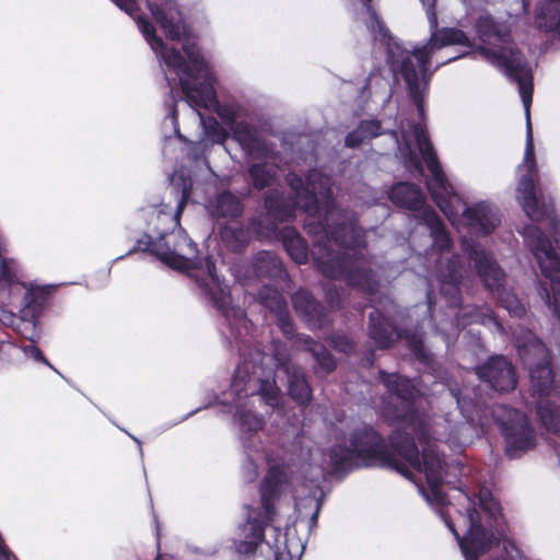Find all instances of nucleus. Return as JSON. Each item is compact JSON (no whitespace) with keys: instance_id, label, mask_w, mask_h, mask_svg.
Masks as SVG:
<instances>
[{"instance_id":"1","label":"nucleus","mask_w":560,"mask_h":560,"mask_svg":"<svg viewBox=\"0 0 560 560\" xmlns=\"http://www.w3.org/2000/svg\"><path fill=\"white\" fill-rule=\"evenodd\" d=\"M348 444L361 459L364 468L392 469L410 478L407 463L418 472L424 474L431 490H440L446 475L447 464L431 445L419 451L416 439L406 431H394L388 441L371 424L363 423L350 431Z\"/></svg>"},{"instance_id":"2","label":"nucleus","mask_w":560,"mask_h":560,"mask_svg":"<svg viewBox=\"0 0 560 560\" xmlns=\"http://www.w3.org/2000/svg\"><path fill=\"white\" fill-rule=\"evenodd\" d=\"M480 52L505 75L517 83L518 92L526 116V145L524 165L527 168L516 186L517 198L526 213L534 222L550 221L556 230L558 219L553 199L538 188L539 172L535 159L530 106L533 102V74L523 52L516 47H503L500 50L481 47Z\"/></svg>"},{"instance_id":"3","label":"nucleus","mask_w":560,"mask_h":560,"mask_svg":"<svg viewBox=\"0 0 560 560\" xmlns=\"http://www.w3.org/2000/svg\"><path fill=\"white\" fill-rule=\"evenodd\" d=\"M148 238L147 242L138 241V248L150 252L172 269L178 271L201 270L202 275L194 273L191 277L212 306L222 316L229 317L232 303L229 288L220 281L213 259L209 256L199 257L197 244L185 231H179L174 235L172 245L164 236L158 242H152L150 236Z\"/></svg>"},{"instance_id":"4","label":"nucleus","mask_w":560,"mask_h":560,"mask_svg":"<svg viewBox=\"0 0 560 560\" xmlns=\"http://www.w3.org/2000/svg\"><path fill=\"white\" fill-rule=\"evenodd\" d=\"M517 354L528 370L530 390L537 396V415L548 432L560 435V409L548 397L555 384V370L550 349L534 335L517 341Z\"/></svg>"},{"instance_id":"5","label":"nucleus","mask_w":560,"mask_h":560,"mask_svg":"<svg viewBox=\"0 0 560 560\" xmlns=\"http://www.w3.org/2000/svg\"><path fill=\"white\" fill-rule=\"evenodd\" d=\"M378 381L390 395L381 400L380 411L384 421L390 427L405 425L413 432L419 444L429 445L432 440L431 428L416 408L421 393L413 380L396 372L380 370Z\"/></svg>"},{"instance_id":"6","label":"nucleus","mask_w":560,"mask_h":560,"mask_svg":"<svg viewBox=\"0 0 560 560\" xmlns=\"http://www.w3.org/2000/svg\"><path fill=\"white\" fill-rule=\"evenodd\" d=\"M462 499L466 501V515L468 520V530L466 535L460 536L450 515H444L445 525L456 538L465 560H479L492 548L500 545V539L495 534L483 526L480 516L482 511L490 522L499 524L502 517L500 502L493 497V492H460Z\"/></svg>"},{"instance_id":"7","label":"nucleus","mask_w":560,"mask_h":560,"mask_svg":"<svg viewBox=\"0 0 560 560\" xmlns=\"http://www.w3.org/2000/svg\"><path fill=\"white\" fill-rule=\"evenodd\" d=\"M314 262L325 278L345 280L348 287L369 295L378 291L380 281L362 255L336 252L325 243L315 247Z\"/></svg>"},{"instance_id":"8","label":"nucleus","mask_w":560,"mask_h":560,"mask_svg":"<svg viewBox=\"0 0 560 560\" xmlns=\"http://www.w3.org/2000/svg\"><path fill=\"white\" fill-rule=\"evenodd\" d=\"M528 237L532 242V252L545 278L539 282V293L560 320V257L540 228L530 226Z\"/></svg>"},{"instance_id":"9","label":"nucleus","mask_w":560,"mask_h":560,"mask_svg":"<svg viewBox=\"0 0 560 560\" xmlns=\"http://www.w3.org/2000/svg\"><path fill=\"white\" fill-rule=\"evenodd\" d=\"M280 492H261L260 505H245L246 521L237 528L238 539L234 541L235 550L242 556L255 555L265 541L266 528L271 525L277 515L276 503Z\"/></svg>"},{"instance_id":"10","label":"nucleus","mask_w":560,"mask_h":560,"mask_svg":"<svg viewBox=\"0 0 560 560\" xmlns=\"http://www.w3.org/2000/svg\"><path fill=\"white\" fill-rule=\"evenodd\" d=\"M299 206L285 191L278 188L269 189L262 198L264 212L252 217L248 225L257 237H270L277 234L280 224L295 219Z\"/></svg>"},{"instance_id":"11","label":"nucleus","mask_w":560,"mask_h":560,"mask_svg":"<svg viewBox=\"0 0 560 560\" xmlns=\"http://www.w3.org/2000/svg\"><path fill=\"white\" fill-rule=\"evenodd\" d=\"M159 54L168 69L174 70L178 75H185L179 79V85L186 102L194 108H209L217 103V93L211 82L205 80L200 83L190 81L189 63L176 48H158Z\"/></svg>"},{"instance_id":"12","label":"nucleus","mask_w":560,"mask_h":560,"mask_svg":"<svg viewBox=\"0 0 560 560\" xmlns=\"http://www.w3.org/2000/svg\"><path fill=\"white\" fill-rule=\"evenodd\" d=\"M506 415L508 419L501 421L500 427L506 442V455L514 458L536 446V434L524 412L510 408Z\"/></svg>"},{"instance_id":"13","label":"nucleus","mask_w":560,"mask_h":560,"mask_svg":"<svg viewBox=\"0 0 560 560\" xmlns=\"http://www.w3.org/2000/svg\"><path fill=\"white\" fill-rule=\"evenodd\" d=\"M221 119L230 127L233 138L242 149L254 159L272 156V148L258 131L246 121H237L235 112L229 106H219L217 109Z\"/></svg>"},{"instance_id":"14","label":"nucleus","mask_w":560,"mask_h":560,"mask_svg":"<svg viewBox=\"0 0 560 560\" xmlns=\"http://www.w3.org/2000/svg\"><path fill=\"white\" fill-rule=\"evenodd\" d=\"M476 374L491 389L498 393H511L518 383V375L512 361L503 354L490 355L477 365Z\"/></svg>"},{"instance_id":"15","label":"nucleus","mask_w":560,"mask_h":560,"mask_svg":"<svg viewBox=\"0 0 560 560\" xmlns=\"http://www.w3.org/2000/svg\"><path fill=\"white\" fill-rule=\"evenodd\" d=\"M285 182L292 190L300 208L310 215H315L320 211V189L323 185H329L328 179H324L319 174L310 173L304 180L295 173H289Z\"/></svg>"},{"instance_id":"16","label":"nucleus","mask_w":560,"mask_h":560,"mask_svg":"<svg viewBox=\"0 0 560 560\" xmlns=\"http://www.w3.org/2000/svg\"><path fill=\"white\" fill-rule=\"evenodd\" d=\"M296 314L311 329H322L332 324L330 312L312 292L300 288L291 296Z\"/></svg>"},{"instance_id":"17","label":"nucleus","mask_w":560,"mask_h":560,"mask_svg":"<svg viewBox=\"0 0 560 560\" xmlns=\"http://www.w3.org/2000/svg\"><path fill=\"white\" fill-rule=\"evenodd\" d=\"M451 45H465L471 47V43L464 31L455 27H442L436 30L431 35L430 43L428 45L413 49L419 71L422 74H425L433 51Z\"/></svg>"},{"instance_id":"18","label":"nucleus","mask_w":560,"mask_h":560,"mask_svg":"<svg viewBox=\"0 0 560 560\" xmlns=\"http://www.w3.org/2000/svg\"><path fill=\"white\" fill-rule=\"evenodd\" d=\"M276 368L288 377V394L301 407H307L313 399V389L306 378L304 370L296 365L289 357L278 353Z\"/></svg>"},{"instance_id":"19","label":"nucleus","mask_w":560,"mask_h":560,"mask_svg":"<svg viewBox=\"0 0 560 560\" xmlns=\"http://www.w3.org/2000/svg\"><path fill=\"white\" fill-rule=\"evenodd\" d=\"M320 211L315 215H308L305 221L304 229L310 235H322L323 240H318L314 243V247L318 244H327L329 245V228L328 224L331 223V217L335 215L334 211L336 209V202L334 198V192L330 185H323L320 189ZM314 250H312V255L314 256Z\"/></svg>"},{"instance_id":"20","label":"nucleus","mask_w":560,"mask_h":560,"mask_svg":"<svg viewBox=\"0 0 560 560\" xmlns=\"http://www.w3.org/2000/svg\"><path fill=\"white\" fill-rule=\"evenodd\" d=\"M388 198L396 207L412 212L419 223L421 222L420 215L422 212L432 208L427 203L421 187L410 182L394 184L388 192Z\"/></svg>"},{"instance_id":"21","label":"nucleus","mask_w":560,"mask_h":560,"mask_svg":"<svg viewBox=\"0 0 560 560\" xmlns=\"http://www.w3.org/2000/svg\"><path fill=\"white\" fill-rule=\"evenodd\" d=\"M329 228V242H335L339 247L354 249L364 242V233L358 226V220L343 211H338L336 218L331 217Z\"/></svg>"},{"instance_id":"22","label":"nucleus","mask_w":560,"mask_h":560,"mask_svg":"<svg viewBox=\"0 0 560 560\" xmlns=\"http://www.w3.org/2000/svg\"><path fill=\"white\" fill-rule=\"evenodd\" d=\"M349 444H338L329 451V469L323 470V480L326 482L341 481L352 470L363 468L364 465Z\"/></svg>"},{"instance_id":"23","label":"nucleus","mask_w":560,"mask_h":560,"mask_svg":"<svg viewBox=\"0 0 560 560\" xmlns=\"http://www.w3.org/2000/svg\"><path fill=\"white\" fill-rule=\"evenodd\" d=\"M368 335L380 350L392 348L401 337L393 318L377 308L369 314Z\"/></svg>"},{"instance_id":"24","label":"nucleus","mask_w":560,"mask_h":560,"mask_svg":"<svg viewBox=\"0 0 560 560\" xmlns=\"http://www.w3.org/2000/svg\"><path fill=\"white\" fill-rule=\"evenodd\" d=\"M469 258L474 261L476 271L485 287L491 291H500L504 284L505 273L498 262L485 249L470 246Z\"/></svg>"},{"instance_id":"25","label":"nucleus","mask_w":560,"mask_h":560,"mask_svg":"<svg viewBox=\"0 0 560 560\" xmlns=\"http://www.w3.org/2000/svg\"><path fill=\"white\" fill-rule=\"evenodd\" d=\"M464 217L469 226L483 235L491 234L501 222L497 208L486 202H479L467 208Z\"/></svg>"},{"instance_id":"26","label":"nucleus","mask_w":560,"mask_h":560,"mask_svg":"<svg viewBox=\"0 0 560 560\" xmlns=\"http://www.w3.org/2000/svg\"><path fill=\"white\" fill-rule=\"evenodd\" d=\"M292 470L282 457H268L267 471L261 480L260 490H279L290 483Z\"/></svg>"},{"instance_id":"27","label":"nucleus","mask_w":560,"mask_h":560,"mask_svg":"<svg viewBox=\"0 0 560 560\" xmlns=\"http://www.w3.org/2000/svg\"><path fill=\"white\" fill-rule=\"evenodd\" d=\"M300 340L304 343L306 350L312 354L315 361L314 373L316 375L327 376L337 369L336 359L323 343L306 335H303Z\"/></svg>"},{"instance_id":"28","label":"nucleus","mask_w":560,"mask_h":560,"mask_svg":"<svg viewBox=\"0 0 560 560\" xmlns=\"http://www.w3.org/2000/svg\"><path fill=\"white\" fill-rule=\"evenodd\" d=\"M148 8L168 39L175 42L182 40L187 33V26L179 12L177 15H168L163 8L158 4H152L149 1Z\"/></svg>"},{"instance_id":"29","label":"nucleus","mask_w":560,"mask_h":560,"mask_svg":"<svg viewBox=\"0 0 560 560\" xmlns=\"http://www.w3.org/2000/svg\"><path fill=\"white\" fill-rule=\"evenodd\" d=\"M254 270L258 278L271 280H284L288 278L283 262L275 253L269 250H261L256 254Z\"/></svg>"},{"instance_id":"30","label":"nucleus","mask_w":560,"mask_h":560,"mask_svg":"<svg viewBox=\"0 0 560 560\" xmlns=\"http://www.w3.org/2000/svg\"><path fill=\"white\" fill-rule=\"evenodd\" d=\"M420 224H424L430 230V235L433 238L434 246L440 253L450 252L453 242L446 230V226L433 208L427 209L422 212Z\"/></svg>"},{"instance_id":"31","label":"nucleus","mask_w":560,"mask_h":560,"mask_svg":"<svg viewBox=\"0 0 560 560\" xmlns=\"http://www.w3.org/2000/svg\"><path fill=\"white\" fill-rule=\"evenodd\" d=\"M244 203L230 190L218 194L211 205V215L217 219L236 220L243 215Z\"/></svg>"},{"instance_id":"32","label":"nucleus","mask_w":560,"mask_h":560,"mask_svg":"<svg viewBox=\"0 0 560 560\" xmlns=\"http://www.w3.org/2000/svg\"><path fill=\"white\" fill-rule=\"evenodd\" d=\"M282 245L291 257L299 264H305L308 259V245L306 240L293 226H285L280 231Z\"/></svg>"},{"instance_id":"33","label":"nucleus","mask_w":560,"mask_h":560,"mask_svg":"<svg viewBox=\"0 0 560 560\" xmlns=\"http://www.w3.org/2000/svg\"><path fill=\"white\" fill-rule=\"evenodd\" d=\"M427 187L435 205L446 214L451 198L455 196V191L443 170L431 174V179L427 182Z\"/></svg>"},{"instance_id":"34","label":"nucleus","mask_w":560,"mask_h":560,"mask_svg":"<svg viewBox=\"0 0 560 560\" xmlns=\"http://www.w3.org/2000/svg\"><path fill=\"white\" fill-rule=\"evenodd\" d=\"M52 287H36L27 290L23 296V306L32 317H38L50 303Z\"/></svg>"},{"instance_id":"35","label":"nucleus","mask_w":560,"mask_h":560,"mask_svg":"<svg viewBox=\"0 0 560 560\" xmlns=\"http://www.w3.org/2000/svg\"><path fill=\"white\" fill-rule=\"evenodd\" d=\"M220 236L225 247L233 253L244 252L250 241L249 231L242 225H222Z\"/></svg>"},{"instance_id":"36","label":"nucleus","mask_w":560,"mask_h":560,"mask_svg":"<svg viewBox=\"0 0 560 560\" xmlns=\"http://www.w3.org/2000/svg\"><path fill=\"white\" fill-rule=\"evenodd\" d=\"M415 139L419 151L431 174L442 171L439 158L427 132L420 127L415 128Z\"/></svg>"},{"instance_id":"37","label":"nucleus","mask_w":560,"mask_h":560,"mask_svg":"<svg viewBox=\"0 0 560 560\" xmlns=\"http://www.w3.org/2000/svg\"><path fill=\"white\" fill-rule=\"evenodd\" d=\"M535 24L542 32L560 34V8L553 3L544 5L535 15Z\"/></svg>"},{"instance_id":"38","label":"nucleus","mask_w":560,"mask_h":560,"mask_svg":"<svg viewBox=\"0 0 560 560\" xmlns=\"http://www.w3.org/2000/svg\"><path fill=\"white\" fill-rule=\"evenodd\" d=\"M247 174L250 178L252 186L257 191L271 186L275 180L276 173L268 167L267 163H253L247 168Z\"/></svg>"},{"instance_id":"39","label":"nucleus","mask_w":560,"mask_h":560,"mask_svg":"<svg viewBox=\"0 0 560 560\" xmlns=\"http://www.w3.org/2000/svg\"><path fill=\"white\" fill-rule=\"evenodd\" d=\"M183 50L185 51L188 58L187 62L189 63L190 69V81L192 82L194 80H197L200 77H205L206 72L208 71V65L203 59L197 45L186 43L183 45Z\"/></svg>"},{"instance_id":"40","label":"nucleus","mask_w":560,"mask_h":560,"mask_svg":"<svg viewBox=\"0 0 560 560\" xmlns=\"http://www.w3.org/2000/svg\"><path fill=\"white\" fill-rule=\"evenodd\" d=\"M258 300L262 306L273 314H277L288 307V303L283 294L278 289L270 285H264L259 290Z\"/></svg>"},{"instance_id":"41","label":"nucleus","mask_w":560,"mask_h":560,"mask_svg":"<svg viewBox=\"0 0 560 560\" xmlns=\"http://www.w3.org/2000/svg\"><path fill=\"white\" fill-rule=\"evenodd\" d=\"M366 27L373 35L374 39H378L380 42L387 44L392 38L388 27L377 11H372V13L369 14Z\"/></svg>"},{"instance_id":"42","label":"nucleus","mask_w":560,"mask_h":560,"mask_svg":"<svg viewBox=\"0 0 560 560\" xmlns=\"http://www.w3.org/2000/svg\"><path fill=\"white\" fill-rule=\"evenodd\" d=\"M137 24L154 51H158V48H164V40L156 35L154 25L147 18L139 15Z\"/></svg>"},{"instance_id":"43","label":"nucleus","mask_w":560,"mask_h":560,"mask_svg":"<svg viewBox=\"0 0 560 560\" xmlns=\"http://www.w3.org/2000/svg\"><path fill=\"white\" fill-rule=\"evenodd\" d=\"M429 505L436 509L438 514L445 523L444 515H450L445 508L450 504L448 492H420Z\"/></svg>"},{"instance_id":"44","label":"nucleus","mask_w":560,"mask_h":560,"mask_svg":"<svg viewBox=\"0 0 560 560\" xmlns=\"http://www.w3.org/2000/svg\"><path fill=\"white\" fill-rule=\"evenodd\" d=\"M240 425L243 431L257 432L264 427V419L249 410L238 411Z\"/></svg>"},{"instance_id":"45","label":"nucleus","mask_w":560,"mask_h":560,"mask_svg":"<svg viewBox=\"0 0 560 560\" xmlns=\"http://www.w3.org/2000/svg\"><path fill=\"white\" fill-rule=\"evenodd\" d=\"M258 394L264 398L267 405L276 406L280 397V388L275 381L259 380Z\"/></svg>"},{"instance_id":"46","label":"nucleus","mask_w":560,"mask_h":560,"mask_svg":"<svg viewBox=\"0 0 560 560\" xmlns=\"http://www.w3.org/2000/svg\"><path fill=\"white\" fill-rule=\"evenodd\" d=\"M328 343L337 351L349 354L355 349V343L343 332H335L327 338Z\"/></svg>"},{"instance_id":"47","label":"nucleus","mask_w":560,"mask_h":560,"mask_svg":"<svg viewBox=\"0 0 560 560\" xmlns=\"http://www.w3.org/2000/svg\"><path fill=\"white\" fill-rule=\"evenodd\" d=\"M407 343L409 350L412 352V354L417 358L419 362H429L430 355L424 348V343L421 337L417 336L416 334L409 335L407 337Z\"/></svg>"},{"instance_id":"48","label":"nucleus","mask_w":560,"mask_h":560,"mask_svg":"<svg viewBox=\"0 0 560 560\" xmlns=\"http://www.w3.org/2000/svg\"><path fill=\"white\" fill-rule=\"evenodd\" d=\"M275 315L277 317V325L283 336L288 339H292L295 334V325L290 315L289 308L287 307Z\"/></svg>"},{"instance_id":"49","label":"nucleus","mask_w":560,"mask_h":560,"mask_svg":"<svg viewBox=\"0 0 560 560\" xmlns=\"http://www.w3.org/2000/svg\"><path fill=\"white\" fill-rule=\"evenodd\" d=\"M412 57L416 58L413 51L411 54H407L400 63V73L405 81L419 79L417 66L412 60Z\"/></svg>"},{"instance_id":"50","label":"nucleus","mask_w":560,"mask_h":560,"mask_svg":"<svg viewBox=\"0 0 560 560\" xmlns=\"http://www.w3.org/2000/svg\"><path fill=\"white\" fill-rule=\"evenodd\" d=\"M408 88L409 96L417 106L418 112L423 113V92L420 89L419 79L405 81Z\"/></svg>"},{"instance_id":"51","label":"nucleus","mask_w":560,"mask_h":560,"mask_svg":"<svg viewBox=\"0 0 560 560\" xmlns=\"http://www.w3.org/2000/svg\"><path fill=\"white\" fill-rule=\"evenodd\" d=\"M359 126L368 140L374 139L383 135L382 122L377 119L361 120Z\"/></svg>"},{"instance_id":"52","label":"nucleus","mask_w":560,"mask_h":560,"mask_svg":"<svg viewBox=\"0 0 560 560\" xmlns=\"http://www.w3.org/2000/svg\"><path fill=\"white\" fill-rule=\"evenodd\" d=\"M457 257H453L447 262V273L443 275V283L458 285L460 282V272L457 268Z\"/></svg>"},{"instance_id":"53","label":"nucleus","mask_w":560,"mask_h":560,"mask_svg":"<svg viewBox=\"0 0 560 560\" xmlns=\"http://www.w3.org/2000/svg\"><path fill=\"white\" fill-rule=\"evenodd\" d=\"M14 261L12 259L5 258L0 254V281H4L7 283H11L15 278V272L13 269Z\"/></svg>"},{"instance_id":"54","label":"nucleus","mask_w":560,"mask_h":560,"mask_svg":"<svg viewBox=\"0 0 560 560\" xmlns=\"http://www.w3.org/2000/svg\"><path fill=\"white\" fill-rule=\"evenodd\" d=\"M324 296L330 307L339 308L341 306L340 292L335 284L324 287Z\"/></svg>"},{"instance_id":"55","label":"nucleus","mask_w":560,"mask_h":560,"mask_svg":"<svg viewBox=\"0 0 560 560\" xmlns=\"http://www.w3.org/2000/svg\"><path fill=\"white\" fill-rule=\"evenodd\" d=\"M366 137L363 135V131L361 130L360 126L350 131L345 139V144L348 148L357 149L359 148L364 141H366Z\"/></svg>"},{"instance_id":"56","label":"nucleus","mask_w":560,"mask_h":560,"mask_svg":"<svg viewBox=\"0 0 560 560\" xmlns=\"http://www.w3.org/2000/svg\"><path fill=\"white\" fill-rule=\"evenodd\" d=\"M120 10L133 16L140 11L137 0H112Z\"/></svg>"},{"instance_id":"57","label":"nucleus","mask_w":560,"mask_h":560,"mask_svg":"<svg viewBox=\"0 0 560 560\" xmlns=\"http://www.w3.org/2000/svg\"><path fill=\"white\" fill-rule=\"evenodd\" d=\"M189 196H190V189L187 187H184L183 191H182L180 199L178 200L176 211H175V219L177 222H179L180 215L188 202Z\"/></svg>"},{"instance_id":"58","label":"nucleus","mask_w":560,"mask_h":560,"mask_svg":"<svg viewBox=\"0 0 560 560\" xmlns=\"http://www.w3.org/2000/svg\"><path fill=\"white\" fill-rule=\"evenodd\" d=\"M311 502L314 503V512L312 513L310 517V529H313L317 526L318 516L322 510V499L313 498L311 499Z\"/></svg>"},{"instance_id":"59","label":"nucleus","mask_w":560,"mask_h":560,"mask_svg":"<svg viewBox=\"0 0 560 560\" xmlns=\"http://www.w3.org/2000/svg\"><path fill=\"white\" fill-rule=\"evenodd\" d=\"M30 353L36 361L43 362L46 365L51 366L39 348L35 346L31 347Z\"/></svg>"},{"instance_id":"60","label":"nucleus","mask_w":560,"mask_h":560,"mask_svg":"<svg viewBox=\"0 0 560 560\" xmlns=\"http://www.w3.org/2000/svg\"><path fill=\"white\" fill-rule=\"evenodd\" d=\"M212 121H213V135L221 136L222 141H223L226 137L225 130L219 125V122L214 118L212 119Z\"/></svg>"},{"instance_id":"61","label":"nucleus","mask_w":560,"mask_h":560,"mask_svg":"<svg viewBox=\"0 0 560 560\" xmlns=\"http://www.w3.org/2000/svg\"><path fill=\"white\" fill-rule=\"evenodd\" d=\"M407 466H408V468H409V470H410V472H411L410 478H408L409 480H413V483H416L417 486H419V483L417 482V480H415V477H416L415 475L417 474V475H419V476H420V478H422V477H423V478H424V480H425V482L428 483V487H430V486H429V482H428V480H427V478H425V476H424V474H420V472H418V471H417V470H415V469H413V468H412L408 463H407ZM429 490H431V488H429Z\"/></svg>"},{"instance_id":"62","label":"nucleus","mask_w":560,"mask_h":560,"mask_svg":"<svg viewBox=\"0 0 560 560\" xmlns=\"http://www.w3.org/2000/svg\"><path fill=\"white\" fill-rule=\"evenodd\" d=\"M363 7L365 8L368 14L372 13V11H376V9L373 7V0H360Z\"/></svg>"},{"instance_id":"63","label":"nucleus","mask_w":560,"mask_h":560,"mask_svg":"<svg viewBox=\"0 0 560 560\" xmlns=\"http://www.w3.org/2000/svg\"><path fill=\"white\" fill-rule=\"evenodd\" d=\"M154 560H173L171 557H168L167 555H161L159 553Z\"/></svg>"},{"instance_id":"64","label":"nucleus","mask_w":560,"mask_h":560,"mask_svg":"<svg viewBox=\"0 0 560 560\" xmlns=\"http://www.w3.org/2000/svg\"><path fill=\"white\" fill-rule=\"evenodd\" d=\"M9 560H19L16 556L11 551Z\"/></svg>"}]
</instances>
